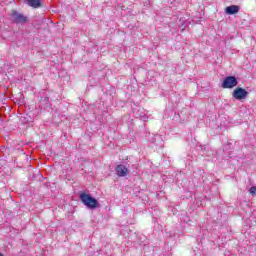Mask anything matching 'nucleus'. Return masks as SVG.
<instances>
[{
    "mask_svg": "<svg viewBox=\"0 0 256 256\" xmlns=\"http://www.w3.org/2000/svg\"><path fill=\"white\" fill-rule=\"evenodd\" d=\"M250 195H256V187L255 186H252L250 188Z\"/></svg>",
    "mask_w": 256,
    "mask_h": 256,
    "instance_id": "obj_8",
    "label": "nucleus"
},
{
    "mask_svg": "<svg viewBox=\"0 0 256 256\" xmlns=\"http://www.w3.org/2000/svg\"><path fill=\"white\" fill-rule=\"evenodd\" d=\"M239 82L235 76H228L222 82V89H233V87H237Z\"/></svg>",
    "mask_w": 256,
    "mask_h": 256,
    "instance_id": "obj_2",
    "label": "nucleus"
},
{
    "mask_svg": "<svg viewBox=\"0 0 256 256\" xmlns=\"http://www.w3.org/2000/svg\"><path fill=\"white\" fill-rule=\"evenodd\" d=\"M248 95H249V92H247V90L241 87H237L232 93V97L234 99H237V101H243V99H247Z\"/></svg>",
    "mask_w": 256,
    "mask_h": 256,
    "instance_id": "obj_3",
    "label": "nucleus"
},
{
    "mask_svg": "<svg viewBox=\"0 0 256 256\" xmlns=\"http://www.w3.org/2000/svg\"><path fill=\"white\" fill-rule=\"evenodd\" d=\"M115 171L118 177H127V175H129V168L123 164L117 165Z\"/></svg>",
    "mask_w": 256,
    "mask_h": 256,
    "instance_id": "obj_5",
    "label": "nucleus"
},
{
    "mask_svg": "<svg viewBox=\"0 0 256 256\" xmlns=\"http://www.w3.org/2000/svg\"><path fill=\"white\" fill-rule=\"evenodd\" d=\"M225 12L227 15H235L236 13H239V6L237 5H231L226 7Z\"/></svg>",
    "mask_w": 256,
    "mask_h": 256,
    "instance_id": "obj_6",
    "label": "nucleus"
},
{
    "mask_svg": "<svg viewBox=\"0 0 256 256\" xmlns=\"http://www.w3.org/2000/svg\"><path fill=\"white\" fill-rule=\"evenodd\" d=\"M79 199L83 203V205L88 207V209H97V207H99V202L97 201V199L91 197V195L85 192L79 194Z\"/></svg>",
    "mask_w": 256,
    "mask_h": 256,
    "instance_id": "obj_1",
    "label": "nucleus"
},
{
    "mask_svg": "<svg viewBox=\"0 0 256 256\" xmlns=\"http://www.w3.org/2000/svg\"><path fill=\"white\" fill-rule=\"evenodd\" d=\"M26 3L29 7H33L34 9L41 7V0H26Z\"/></svg>",
    "mask_w": 256,
    "mask_h": 256,
    "instance_id": "obj_7",
    "label": "nucleus"
},
{
    "mask_svg": "<svg viewBox=\"0 0 256 256\" xmlns=\"http://www.w3.org/2000/svg\"><path fill=\"white\" fill-rule=\"evenodd\" d=\"M11 19L13 21V23H27V21H29V18L25 15H23L22 13H19L17 11H13L11 14Z\"/></svg>",
    "mask_w": 256,
    "mask_h": 256,
    "instance_id": "obj_4",
    "label": "nucleus"
}]
</instances>
